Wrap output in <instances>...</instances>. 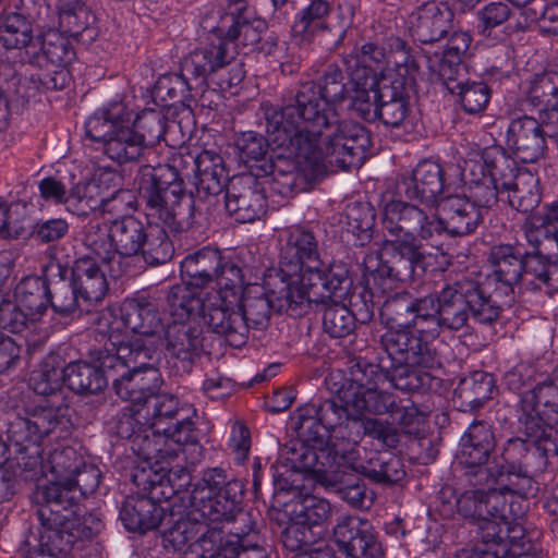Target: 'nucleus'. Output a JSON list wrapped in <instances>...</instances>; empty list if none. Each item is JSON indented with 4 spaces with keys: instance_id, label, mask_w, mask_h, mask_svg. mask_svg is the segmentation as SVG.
I'll list each match as a JSON object with an SVG mask.
<instances>
[{
    "instance_id": "f257e3e1",
    "label": "nucleus",
    "mask_w": 558,
    "mask_h": 558,
    "mask_svg": "<svg viewBox=\"0 0 558 558\" xmlns=\"http://www.w3.org/2000/svg\"><path fill=\"white\" fill-rule=\"evenodd\" d=\"M229 181L226 170L197 174L193 195L185 193L178 170L168 163L141 166L135 177L146 217L175 231L191 227L196 211L210 210Z\"/></svg>"
},
{
    "instance_id": "f03ea898",
    "label": "nucleus",
    "mask_w": 558,
    "mask_h": 558,
    "mask_svg": "<svg viewBox=\"0 0 558 558\" xmlns=\"http://www.w3.org/2000/svg\"><path fill=\"white\" fill-rule=\"evenodd\" d=\"M385 240L381 251L371 252L363 259L367 283L373 281L379 289H391L395 281H414L426 270V255L422 242L430 245L423 230L412 222L401 206V201L388 202L383 209Z\"/></svg>"
},
{
    "instance_id": "7ed1b4c3",
    "label": "nucleus",
    "mask_w": 558,
    "mask_h": 558,
    "mask_svg": "<svg viewBox=\"0 0 558 558\" xmlns=\"http://www.w3.org/2000/svg\"><path fill=\"white\" fill-rule=\"evenodd\" d=\"M351 90L349 76L337 63L327 64L315 81L300 84L295 94L283 99L281 107H267L266 117L276 130L275 142L292 147L290 137L278 125L286 119L289 132L295 135V121L315 141L325 129L337 122L336 104L342 102Z\"/></svg>"
},
{
    "instance_id": "20e7f679",
    "label": "nucleus",
    "mask_w": 558,
    "mask_h": 558,
    "mask_svg": "<svg viewBox=\"0 0 558 558\" xmlns=\"http://www.w3.org/2000/svg\"><path fill=\"white\" fill-rule=\"evenodd\" d=\"M521 425L526 438L507 439L500 460L489 474L495 476V485L500 490L527 495L534 489V478L546 470L548 457L558 454V430L538 427L532 430L526 424Z\"/></svg>"
},
{
    "instance_id": "39448f33",
    "label": "nucleus",
    "mask_w": 558,
    "mask_h": 558,
    "mask_svg": "<svg viewBox=\"0 0 558 558\" xmlns=\"http://www.w3.org/2000/svg\"><path fill=\"white\" fill-rule=\"evenodd\" d=\"M244 484L222 468L203 471L191 492L192 506L210 522L232 523L227 539L258 538L255 520L242 508Z\"/></svg>"
},
{
    "instance_id": "423d86ee",
    "label": "nucleus",
    "mask_w": 558,
    "mask_h": 558,
    "mask_svg": "<svg viewBox=\"0 0 558 558\" xmlns=\"http://www.w3.org/2000/svg\"><path fill=\"white\" fill-rule=\"evenodd\" d=\"M489 263L496 281L505 289V296L497 301L505 306L514 302L515 289L558 292V257L549 258L539 253L522 252L518 246L500 244L492 247Z\"/></svg>"
},
{
    "instance_id": "0eeeda50",
    "label": "nucleus",
    "mask_w": 558,
    "mask_h": 558,
    "mask_svg": "<svg viewBox=\"0 0 558 558\" xmlns=\"http://www.w3.org/2000/svg\"><path fill=\"white\" fill-rule=\"evenodd\" d=\"M38 504L36 515L43 526L40 545L49 558H73L70 550L78 539V496L71 481H53L38 486L35 492Z\"/></svg>"
},
{
    "instance_id": "6e6552de",
    "label": "nucleus",
    "mask_w": 558,
    "mask_h": 558,
    "mask_svg": "<svg viewBox=\"0 0 558 558\" xmlns=\"http://www.w3.org/2000/svg\"><path fill=\"white\" fill-rule=\"evenodd\" d=\"M72 423L68 407L39 408L25 416L17 415L9 423L8 435L17 447L13 469L17 477L32 481L47 470L41 457L40 440L52 436L54 439L66 438L71 434Z\"/></svg>"
},
{
    "instance_id": "1a4fd4ad",
    "label": "nucleus",
    "mask_w": 558,
    "mask_h": 558,
    "mask_svg": "<svg viewBox=\"0 0 558 558\" xmlns=\"http://www.w3.org/2000/svg\"><path fill=\"white\" fill-rule=\"evenodd\" d=\"M111 241H113L114 260L118 269L110 266V276L119 278L128 274L122 268L125 258L142 256L150 266L168 263L173 254V244L159 222H143L134 216H123L111 222Z\"/></svg>"
},
{
    "instance_id": "9d476101",
    "label": "nucleus",
    "mask_w": 558,
    "mask_h": 558,
    "mask_svg": "<svg viewBox=\"0 0 558 558\" xmlns=\"http://www.w3.org/2000/svg\"><path fill=\"white\" fill-rule=\"evenodd\" d=\"M437 326L450 331L465 327L470 316L476 323L493 325L502 311L497 294H487L480 282L469 277L446 283L437 294Z\"/></svg>"
},
{
    "instance_id": "9b49d317",
    "label": "nucleus",
    "mask_w": 558,
    "mask_h": 558,
    "mask_svg": "<svg viewBox=\"0 0 558 558\" xmlns=\"http://www.w3.org/2000/svg\"><path fill=\"white\" fill-rule=\"evenodd\" d=\"M171 320L163 328L167 354L190 373L196 359L204 351V327L197 318L199 302L191 299L190 289L173 286L167 295Z\"/></svg>"
},
{
    "instance_id": "f8f14e48",
    "label": "nucleus",
    "mask_w": 558,
    "mask_h": 558,
    "mask_svg": "<svg viewBox=\"0 0 558 558\" xmlns=\"http://www.w3.org/2000/svg\"><path fill=\"white\" fill-rule=\"evenodd\" d=\"M132 111L116 101L96 111L86 122V135L104 146L111 160L123 165L140 160L147 147L138 132L131 126Z\"/></svg>"
},
{
    "instance_id": "ddd939ff",
    "label": "nucleus",
    "mask_w": 558,
    "mask_h": 558,
    "mask_svg": "<svg viewBox=\"0 0 558 558\" xmlns=\"http://www.w3.org/2000/svg\"><path fill=\"white\" fill-rule=\"evenodd\" d=\"M401 206L411 216L412 222L418 226L423 235L430 240V245L438 247V240L444 232L452 236H464L473 233L482 222V214L466 196L449 195L438 203V213L401 201Z\"/></svg>"
},
{
    "instance_id": "4468645a",
    "label": "nucleus",
    "mask_w": 558,
    "mask_h": 558,
    "mask_svg": "<svg viewBox=\"0 0 558 558\" xmlns=\"http://www.w3.org/2000/svg\"><path fill=\"white\" fill-rule=\"evenodd\" d=\"M235 56L232 45L219 38L217 43L190 52L181 62V72L194 84L196 94L203 99L209 82L220 89L241 83L244 73L239 64L232 65Z\"/></svg>"
},
{
    "instance_id": "2eb2a0df",
    "label": "nucleus",
    "mask_w": 558,
    "mask_h": 558,
    "mask_svg": "<svg viewBox=\"0 0 558 558\" xmlns=\"http://www.w3.org/2000/svg\"><path fill=\"white\" fill-rule=\"evenodd\" d=\"M39 195L46 202L63 205L65 210L78 217H87L96 210H117L118 201L123 202L131 196L128 190H117L110 197L100 193V187L87 180H75L70 177H47L38 184Z\"/></svg>"
},
{
    "instance_id": "dca6fc26",
    "label": "nucleus",
    "mask_w": 558,
    "mask_h": 558,
    "mask_svg": "<svg viewBox=\"0 0 558 558\" xmlns=\"http://www.w3.org/2000/svg\"><path fill=\"white\" fill-rule=\"evenodd\" d=\"M371 144V133L365 126L353 121L337 120L316 136L313 154L303 158L318 165L323 158H328L331 165L342 169L360 167L366 159Z\"/></svg>"
},
{
    "instance_id": "f3484780",
    "label": "nucleus",
    "mask_w": 558,
    "mask_h": 558,
    "mask_svg": "<svg viewBox=\"0 0 558 558\" xmlns=\"http://www.w3.org/2000/svg\"><path fill=\"white\" fill-rule=\"evenodd\" d=\"M342 449L341 444L333 442L330 449H319L302 439H293L279 449L276 462L294 470L305 471L316 478H325L331 474L330 482L341 481L338 473L345 474L347 469H355V452L348 444Z\"/></svg>"
},
{
    "instance_id": "a211bd4d",
    "label": "nucleus",
    "mask_w": 558,
    "mask_h": 558,
    "mask_svg": "<svg viewBox=\"0 0 558 558\" xmlns=\"http://www.w3.org/2000/svg\"><path fill=\"white\" fill-rule=\"evenodd\" d=\"M488 489H471L462 493L457 499V510L464 519L477 524L478 542L472 551H478L485 545L486 538L484 533L489 525H496L498 530V538L494 537L495 543H499V538L504 539L508 530L515 522H510L507 515V501L505 494L498 485L486 486Z\"/></svg>"
},
{
    "instance_id": "6ab92c4d",
    "label": "nucleus",
    "mask_w": 558,
    "mask_h": 558,
    "mask_svg": "<svg viewBox=\"0 0 558 558\" xmlns=\"http://www.w3.org/2000/svg\"><path fill=\"white\" fill-rule=\"evenodd\" d=\"M496 448V438L493 427L484 421L473 422L460 438L456 460L459 465L465 469L468 481L473 486L495 485L493 473L495 462L489 459Z\"/></svg>"
},
{
    "instance_id": "aec40b11",
    "label": "nucleus",
    "mask_w": 558,
    "mask_h": 558,
    "mask_svg": "<svg viewBox=\"0 0 558 558\" xmlns=\"http://www.w3.org/2000/svg\"><path fill=\"white\" fill-rule=\"evenodd\" d=\"M267 107H275L269 102L262 104L260 110L263 112V118L265 120V129L267 133V138L263 135L248 131L241 134V136L236 140V147L240 151L241 158L248 162L250 160H262L268 151V148L275 154L274 159L277 157H298V156H310L314 151L315 141L311 137V135L305 131L302 124L299 121H295V136L293 132H289L288 122L284 120L282 123L278 125V131H284V133L290 137L292 147L289 145H281L275 142L276 130H272L269 124V120L266 117Z\"/></svg>"
},
{
    "instance_id": "412c9836",
    "label": "nucleus",
    "mask_w": 558,
    "mask_h": 558,
    "mask_svg": "<svg viewBox=\"0 0 558 558\" xmlns=\"http://www.w3.org/2000/svg\"><path fill=\"white\" fill-rule=\"evenodd\" d=\"M494 180L505 189V199L513 209L532 214L541 203L538 179L530 171L520 169L505 149L487 155Z\"/></svg>"
},
{
    "instance_id": "4be33fe9",
    "label": "nucleus",
    "mask_w": 558,
    "mask_h": 558,
    "mask_svg": "<svg viewBox=\"0 0 558 558\" xmlns=\"http://www.w3.org/2000/svg\"><path fill=\"white\" fill-rule=\"evenodd\" d=\"M322 265L303 268L291 276H280L274 284L275 294L288 308H292L293 317H301L307 313L312 303L327 304L330 294L327 293V270Z\"/></svg>"
},
{
    "instance_id": "5701e85b",
    "label": "nucleus",
    "mask_w": 558,
    "mask_h": 558,
    "mask_svg": "<svg viewBox=\"0 0 558 558\" xmlns=\"http://www.w3.org/2000/svg\"><path fill=\"white\" fill-rule=\"evenodd\" d=\"M437 343L423 329H388L380 337V347L390 362L417 365L422 368L441 365Z\"/></svg>"
},
{
    "instance_id": "b1692460",
    "label": "nucleus",
    "mask_w": 558,
    "mask_h": 558,
    "mask_svg": "<svg viewBox=\"0 0 558 558\" xmlns=\"http://www.w3.org/2000/svg\"><path fill=\"white\" fill-rule=\"evenodd\" d=\"M190 296L199 302L197 318L208 328L226 338L227 342L234 348L243 345L247 339V326L242 314L219 292L206 293L205 296L196 294L190 289Z\"/></svg>"
},
{
    "instance_id": "393cba45",
    "label": "nucleus",
    "mask_w": 558,
    "mask_h": 558,
    "mask_svg": "<svg viewBox=\"0 0 558 558\" xmlns=\"http://www.w3.org/2000/svg\"><path fill=\"white\" fill-rule=\"evenodd\" d=\"M520 424L527 429L555 428L558 425V379L554 371L551 377L525 391L520 400Z\"/></svg>"
},
{
    "instance_id": "a878e982",
    "label": "nucleus",
    "mask_w": 558,
    "mask_h": 558,
    "mask_svg": "<svg viewBox=\"0 0 558 558\" xmlns=\"http://www.w3.org/2000/svg\"><path fill=\"white\" fill-rule=\"evenodd\" d=\"M187 445H195L193 422L184 415L167 432L149 428V434L137 440L135 454L147 462L160 463L178 457Z\"/></svg>"
},
{
    "instance_id": "bb28decb",
    "label": "nucleus",
    "mask_w": 558,
    "mask_h": 558,
    "mask_svg": "<svg viewBox=\"0 0 558 558\" xmlns=\"http://www.w3.org/2000/svg\"><path fill=\"white\" fill-rule=\"evenodd\" d=\"M377 120L386 128L407 129L412 124L411 87L402 77H383L376 93Z\"/></svg>"
},
{
    "instance_id": "cd10ccee",
    "label": "nucleus",
    "mask_w": 558,
    "mask_h": 558,
    "mask_svg": "<svg viewBox=\"0 0 558 558\" xmlns=\"http://www.w3.org/2000/svg\"><path fill=\"white\" fill-rule=\"evenodd\" d=\"M332 536L339 550L349 558H380L383 555L374 527L360 517H341Z\"/></svg>"
},
{
    "instance_id": "c85d7f7f",
    "label": "nucleus",
    "mask_w": 558,
    "mask_h": 558,
    "mask_svg": "<svg viewBox=\"0 0 558 558\" xmlns=\"http://www.w3.org/2000/svg\"><path fill=\"white\" fill-rule=\"evenodd\" d=\"M225 207L236 222H253L266 211L264 187L252 175L234 177L227 186Z\"/></svg>"
},
{
    "instance_id": "c756f323",
    "label": "nucleus",
    "mask_w": 558,
    "mask_h": 558,
    "mask_svg": "<svg viewBox=\"0 0 558 558\" xmlns=\"http://www.w3.org/2000/svg\"><path fill=\"white\" fill-rule=\"evenodd\" d=\"M547 128L530 116L514 118L506 130V145L522 162H535L545 154L546 137H551Z\"/></svg>"
},
{
    "instance_id": "7c9ffc66",
    "label": "nucleus",
    "mask_w": 558,
    "mask_h": 558,
    "mask_svg": "<svg viewBox=\"0 0 558 558\" xmlns=\"http://www.w3.org/2000/svg\"><path fill=\"white\" fill-rule=\"evenodd\" d=\"M454 13L444 1L421 0L409 15L414 38L422 44L442 39L453 27Z\"/></svg>"
},
{
    "instance_id": "2f4dec72",
    "label": "nucleus",
    "mask_w": 558,
    "mask_h": 558,
    "mask_svg": "<svg viewBox=\"0 0 558 558\" xmlns=\"http://www.w3.org/2000/svg\"><path fill=\"white\" fill-rule=\"evenodd\" d=\"M349 77L355 81H377L388 77L385 73L389 65L388 37L383 41L369 40L355 46L350 53L342 56Z\"/></svg>"
},
{
    "instance_id": "473e14b6",
    "label": "nucleus",
    "mask_w": 558,
    "mask_h": 558,
    "mask_svg": "<svg viewBox=\"0 0 558 558\" xmlns=\"http://www.w3.org/2000/svg\"><path fill=\"white\" fill-rule=\"evenodd\" d=\"M445 187L444 172L439 163L421 161L410 175L402 177L397 184L398 193L405 198L426 205H438Z\"/></svg>"
},
{
    "instance_id": "72a5a7b5",
    "label": "nucleus",
    "mask_w": 558,
    "mask_h": 558,
    "mask_svg": "<svg viewBox=\"0 0 558 558\" xmlns=\"http://www.w3.org/2000/svg\"><path fill=\"white\" fill-rule=\"evenodd\" d=\"M322 265L318 240L313 231L302 227L287 231L284 243L280 248V271L284 276H291L303 268Z\"/></svg>"
},
{
    "instance_id": "f704fd0d",
    "label": "nucleus",
    "mask_w": 558,
    "mask_h": 558,
    "mask_svg": "<svg viewBox=\"0 0 558 558\" xmlns=\"http://www.w3.org/2000/svg\"><path fill=\"white\" fill-rule=\"evenodd\" d=\"M267 549L258 544V538L225 539L221 531H210L203 535L187 558H268Z\"/></svg>"
},
{
    "instance_id": "c9c22d12",
    "label": "nucleus",
    "mask_w": 558,
    "mask_h": 558,
    "mask_svg": "<svg viewBox=\"0 0 558 558\" xmlns=\"http://www.w3.org/2000/svg\"><path fill=\"white\" fill-rule=\"evenodd\" d=\"M499 531L496 525L486 527L485 545L480 551V556L475 555L472 558H542L538 544L526 535L520 523H514L508 530L507 536L504 539L499 538V543H495L493 538H498Z\"/></svg>"
},
{
    "instance_id": "e433bc0d",
    "label": "nucleus",
    "mask_w": 558,
    "mask_h": 558,
    "mask_svg": "<svg viewBox=\"0 0 558 558\" xmlns=\"http://www.w3.org/2000/svg\"><path fill=\"white\" fill-rule=\"evenodd\" d=\"M162 486V482L153 485L150 497L129 496L124 499L119 517L128 531L145 533L165 523L167 509L155 500L158 498L156 489Z\"/></svg>"
},
{
    "instance_id": "4c0bfd02",
    "label": "nucleus",
    "mask_w": 558,
    "mask_h": 558,
    "mask_svg": "<svg viewBox=\"0 0 558 558\" xmlns=\"http://www.w3.org/2000/svg\"><path fill=\"white\" fill-rule=\"evenodd\" d=\"M190 504L191 510L185 517L180 515L175 518V514L170 512L167 514L163 523L169 525L162 533L163 546L166 548L171 547L174 551H178L189 542L195 539L184 551L183 558H187V555L201 542L203 535L208 534L210 531H219L216 527H209L206 523L207 520L201 517V512L192 506L191 501Z\"/></svg>"
},
{
    "instance_id": "58836bf2",
    "label": "nucleus",
    "mask_w": 558,
    "mask_h": 558,
    "mask_svg": "<svg viewBox=\"0 0 558 558\" xmlns=\"http://www.w3.org/2000/svg\"><path fill=\"white\" fill-rule=\"evenodd\" d=\"M58 279H50L48 282L49 305L61 316H68L78 313H87L92 315V322L101 325L102 320L108 322L111 315L109 313H92L87 302L78 294V290L74 287L72 278H66L68 269L61 264H57Z\"/></svg>"
},
{
    "instance_id": "ea45409f",
    "label": "nucleus",
    "mask_w": 558,
    "mask_h": 558,
    "mask_svg": "<svg viewBox=\"0 0 558 558\" xmlns=\"http://www.w3.org/2000/svg\"><path fill=\"white\" fill-rule=\"evenodd\" d=\"M121 319L132 332L146 337L144 339L150 345L154 344L149 338L163 330L158 305L147 295H136L124 300L121 306Z\"/></svg>"
},
{
    "instance_id": "a19ab883",
    "label": "nucleus",
    "mask_w": 558,
    "mask_h": 558,
    "mask_svg": "<svg viewBox=\"0 0 558 558\" xmlns=\"http://www.w3.org/2000/svg\"><path fill=\"white\" fill-rule=\"evenodd\" d=\"M276 280H280V276L269 275L265 281L267 291L256 295L248 293L243 298L242 304L236 307L246 323L247 331L250 328L265 329L269 324L271 310L292 316V308L286 307V304L280 302L279 295L275 294Z\"/></svg>"
},
{
    "instance_id": "79ce46f5",
    "label": "nucleus",
    "mask_w": 558,
    "mask_h": 558,
    "mask_svg": "<svg viewBox=\"0 0 558 558\" xmlns=\"http://www.w3.org/2000/svg\"><path fill=\"white\" fill-rule=\"evenodd\" d=\"M28 48V62L39 66L51 64L56 68H65L75 59L73 46L59 29H49L36 36L35 45Z\"/></svg>"
},
{
    "instance_id": "37998d69",
    "label": "nucleus",
    "mask_w": 558,
    "mask_h": 558,
    "mask_svg": "<svg viewBox=\"0 0 558 558\" xmlns=\"http://www.w3.org/2000/svg\"><path fill=\"white\" fill-rule=\"evenodd\" d=\"M222 263V253L217 247L204 246L187 254L181 262L184 287L205 288L214 283Z\"/></svg>"
},
{
    "instance_id": "c03bdc74",
    "label": "nucleus",
    "mask_w": 558,
    "mask_h": 558,
    "mask_svg": "<svg viewBox=\"0 0 558 558\" xmlns=\"http://www.w3.org/2000/svg\"><path fill=\"white\" fill-rule=\"evenodd\" d=\"M526 100L538 111L546 126L558 124V72L536 74L530 82Z\"/></svg>"
},
{
    "instance_id": "a18cd8bd",
    "label": "nucleus",
    "mask_w": 558,
    "mask_h": 558,
    "mask_svg": "<svg viewBox=\"0 0 558 558\" xmlns=\"http://www.w3.org/2000/svg\"><path fill=\"white\" fill-rule=\"evenodd\" d=\"M269 178L266 180L270 192L281 195L282 197H290L295 191L301 190L303 177L300 171L305 168L316 170L319 165L312 163L310 160L298 157H277L270 160Z\"/></svg>"
},
{
    "instance_id": "49530a36",
    "label": "nucleus",
    "mask_w": 558,
    "mask_h": 558,
    "mask_svg": "<svg viewBox=\"0 0 558 558\" xmlns=\"http://www.w3.org/2000/svg\"><path fill=\"white\" fill-rule=\"evenodd\" d=\"M71 278L87 306L99 303L108 291V282L100 262L89 255L78 257L71 269Z\"/></svg>"
},
{
    "instance_id": "de8ad7c7",
    "label": "nucleus",
    "mask_w": 558,
    "mask_h": 558,
    "mask_svg": "<svg viewBox=\"0 0 558 558\" xmlns=\"http://www.w3.org/2000/svg\"><path fill=\"white\" fill-rule=\"evenodd\" d=\"M231 25L223 33L225 41H229L233 48L239 45L244 47L259 44L262 35L267 31V22L257 16L254 9L246 5L245 1H240L230 11ZM236 51V49H234Z\"/></svg>"
},
{
    "instance_id": "09e8293b",
    "label": "nucleus",
    "mask_w": 558,
    "mask_h": 558,
    "mask_svg": "<svg viewBox=\"0 0 558 558\" xmlns=\"http://www.w3.org/2000/svg\"><path fill=\"white\" fill-rule=\"evenodd\" d=\"M146 340L142 338H135L129 341H121L117 345L116 342H111L112 349L105 348L99 350L97 353L96 365L107 376V383L113 377H119L121 373H124L130 368V364H141L147 362V355L144 351H141L142 345Z\"/></svg>"
},
{
    "instance_id": "8fccbe9b",
    "label": "nucleus",
    "mask_w": 558,
    "mask_h": 558,
    "mask_svg": "<svg viewBox=\"0 0 558 558\" xmlns=\"http://www.w3.org/2000/svg\"><path fill=\"white\" fill-rule=\"evenodd\" d=\"M337 384L333 383L330 388L336 392V397L319 401L312 402L308 405H314L316 415L323 422L329 432L338 430L341 437L348 436L343 429L351 430V420H354L355 411H353V403L344 401L343 396L347 392L344 384L336 388Z\"/></svg>"
},
{
    "instance_id": "3c124183",
    "label": "nucleus",
    "mask_w": 558,
    "mask_h": 558,
    "mask_svg": "<svg viewBox=\"0 0 558 558\" xmlns=\"http://www.w3.org/2000/svg\"><path fill=\"white\" fill-rule=\"evenodd\" d=\"M362 436H368L373 439H377L385 446L395 448L399 442V434L397 428L388 423L387 421L362 416L355 414L354 420H351V430L348 433V440L339 441L342 449H348V444L352 447L357 457L355 445L362 438Z\"/></svg>"
},
{
    "instance_id": "603ef678",
    "label": "nucleus",
    "mask_w": 558,
    "mask_h": 558,
    "mask_svg": "<svg viewBox=\"0 0 558 558\" xmlns=\"http://www.w3.org/2000/svg\"><path fill=\"white\" fill-rule=\"evenodd\" d=\"M32 26L20 13H9L0 25V47L17 50L22 62H28V47L35 45Z\"/></svg>"
},
{
    "instance_id": "864d4df0",
    "label": "nucleus",
    "mask_w": 558,
    "mask_h": 558,
    "mask_svg": "<svg viewBox=\"0 0 558 558\" xmlns=\"http://www.w3.org/2000/svg\"><path fill=\"white\" fill-rule=\"evenodd\" d=\"M107 375L96 365L73 362L63 368V381L80 395H95L107 387Z\"/></svg>"
},
{
    "instance_id": "5fc2aeb1",
    "label": "nucleus",
    "mask_w": 558,
    "mask_h": 558,
    "mask_svg": "<svg viewBox=\"0 0 558 558\" xmlns=\"http://www.w3.org/2000/svg\"><path fill=\"white\" fill-rule=\"evenodd\" d=\"M48 282L38 276L24 277L14 288V300L28 314L36 319L49 306Z\"/></svg>"
},
{
    "instance_id": "6e6d98bb",
    "label": "nucleus",
    "mask_w": 558,
    "mask_h": 558,
    "mask_svg": "<svg viewBox=\"0 0 558 558\" xmlns=\"http://www.w3.org/2000/svg\"><path fill=\"white\" fill-rule=\"evenodd\" d=\"M416 365L405 363H393L387 367V376L392 386L405 392H418L432 390L438 387L440 379L429 372L415 368Z\"/></svg>"
},
{
    "instance_id": "4d7b16f0",
    "label": "nucleus",
    "mask_w": 558,
    "mask_h": 558,
    "mask_svg": "<svg viewBox=\"0 0 558 558\" xmlns=\"http://www.w3.org/2000/svg\"><path fill=\"white\" fill-rule=\"evenodd\" d=\"M150 427L157 432H167L173 428L174 422L181 420L179 399L171 393H155L142 404Z\"/></svg>"
},
{
    "instance_id": "13d9d810",
    "label": "nucleus",
    "mask_w": 558,
    "mask_h": 558,
    "mask_svg": "<svg viewBox=\"0 0 558 558\" xmlns=\"http://www.w3.org/2000/svg\"><path fill=\"white\" fill-rule=\"evenodd\" d=\"M58 13L59 31L71 37L78 38L86 34L88 39H94L95 32L92 26L96 17L84 0H76L71 4H63Z\"/></svg>"
},
{
    "instance_id": "bf43d9fd",
    "label": "nucleus",
    "mask_w": 558,
    "mask_h": 558,
    "mask_svg": "<svg viewBox=\"0 0 558 558\" xmlns=\"http://www.w3.org/2000/svg\"><path fill=\"white\" fill-rule=\"evenodd\" d=\"M495 149H504L500 146H490L483 150V177L480 180H474L470 185L471 202L475 204L476 208H492L497 204L498 199H505V189L499 186V183L494 180L493 168L488 161V153Z\"/></svg>"
},
{
    "instance_id": "052dcab7",
    "label": "nucleus",
    "mask_w": 558,
    "mask_h": 558,
    "mask_svg": "<svg viewBox=\"0 0 558 558\" xmlns=\"http://www.w3.org/2000/svg\"><path fill=\"white\" fill-rule=\"evenodd\" d=\"M343 398L344 401L353 403L355 414L368 412L376 415L389 414L391 416L398 402V398L392 392L380 390L378 387L354 393L352 389H347Z\"/></svg>"
},
{
    "instance_id": "680f3d73",
    "label": "nucleus",
    "mask_w": 558,
    "mask_h": 558,
    "mask_svg": "<svg viewBox=\"0 0 558 558\" xmlns=\"http://www.w3.org/2000/svg\"><path fill=\"white\" fill-rule=\"evenodd\" d=\"M349 85L351 86L347 96L350 99L349 109L366 122L376 121L378 112L376 93L379 82L368 80L357 82L354 77H349Z\"/></svg>"
},
{
    "instance_id": "e2e57ef3",
    "label": "nucleus",
    "mask_w": 558,
    "mask_h": 558,
    "mask_svg": "<svg viewBox=\"0 0 558 558\" xmlns=\"http://www.w3.org/2000/svg\"><path fill=\"white\" fill-rule=\"evenodd\" d=\"M149 420L142 405L124 407L116 416L114 430L117 436L131 442V449L136 453L137 440L149 434Z\"/></svg>"
},
{
    "instance_id": "0e129e2a",
    "label": "nucleus",
    "mask_w": 558,
    "mask_h": 558,
    "mask_svg": "<svg viewBox=\"0 0 558 558\" xmlns=\"http://www.w3.org/2000/svg\"><path fill=\"white\" fill-rule=\"evenodd\" d=\"M294 430L298 438L316 446L319 449H330L328 439L330 432L316 415L314 405L300 407L294 417Z\"/></svg>"
},
{
    "instance_id": "69168bd1",
    "label": "nucleus",
    "mask_w": 558,
    "mask_h": 558,
    "mask_svg": "<svg viewBox=\"0 0 558 558\" xmlns=\"http://www.w3.org/2000/svg\"><path fill=\"white\" fill-rule=\"evenodd\" d=\"M31 234L29 209L24 202L7 203L0 198V239H20Z\"/></svg>"
},
{
    "instance_id": "338daca9",
    "label": "nucleus",
    "mask_w": 558,
    "mask_h": 558,
    "mask_svg": "<svg viewBox=\"0 0 558 558\" xmlns=\"http://www.w3.org/2000/svg\"><path fill=\"white\" fill-rule=\"evenodd\" d=\"M494 390L495 384L492 375L474 372L460 381L456 389V396L461 400L462 405L478 409L493 398Z\"/></svg>"
},
{
    "instance_id": "774afa93",
    "label": "nucleus",
    "mask_w": 558,
    "mask_h": 558,
    "mask_svg": "<svg viewBox=\"0 0 558 558\" xmlns=\"http://www.w3.org/2000/svg\"><path fill=\"white\" fill-rule=\"evenodd\" d=\"M413 295L400 292L388 296L380 305V316L388 329H412L413 327Z\"/></svg>"
}]
</instances>
